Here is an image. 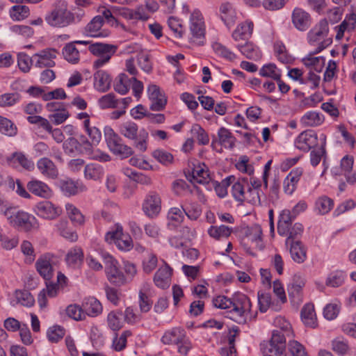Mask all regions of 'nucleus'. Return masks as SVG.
<instances>
[{"instance_id": "25", "label": "nucleus", "mask_w": 356, "mask_h": 356, "mask_svg": "<svg viewBox=\"0 0 356 356\" xmlns=\"http://www.w3.org/2000/svg\"><path fill=\"white\" fill-rule=\"evenodd\" d=\"M254 23L250 19H246L239 23L232 33V37L235 41L249 39L253 33Z\"/></svg>"}, {"instance_id": "17", "label": "nucleus", "mask_w": 356, "mask_h": 356, "mask_svg": "<svg viewBox=\"0 0 356 356\" xmlns=\"http://www.w3.org/2000/svg\"><path fill=\"white\" fill-rule=\"evenodd\" d=\"M291 22L296 29L305 31L312 24V17L302 8H295L292 11Z\"/></svg>"}, {"instance_id": "23", "label": "nucleus", "mask_w": 356, "mask_h": 356, "mask_svg": "<svg viewBox=\"0 0 356 356\" xmlns=\"http://www.w3.org/2000/svg\"><path fill=\"white\" fill-rule=\"evenodd\" d=\"M112 77L105 70H99L93 74V87L100 92L108 91L111 87Z\"/></svg>"}, {"instance_id": "3", "label": "nucleus", "mask_w": 356, "mask_h": 356, "mask_svg": "<svg viewBox=\"0 0 356 356\" xmlns=\"http://www.w3.org/2000/svg\"><path fill=\"white\" fill-rule=\"evenodd\" d=\"M325 144V136L321 135V145H318L317 134L312 130L302 131L295 140V145L298 149L303 152L313 149L311 156H324L326 153Z\"/></svg>"}, {"instance_id": "37", "label": "nucleus", "mask_w": 356, "mask_h": 356, "mask_svg": "<svg viewBox=\"0 0 356 356\" xmlns=\"http://www.w3.org/2000/svg\"><path fill=\"white\" fill-rule=\"evenodd\" d=\"M236 47L244 56L249 59L257 60L261 57L259 47L252 42H247L244 44H238Z\"/></svg>"}, {"instance_id": "39", "label": "nucleus", "mask_w": 356, "mask_h": 356, "mask_svg": "<svg viewBox=\"0 0 356 356\" xmlns=\"http://www.w3.org/2000/svg\"><path fill=\"white\" fill-rule=\"evenodd\" d=\"M131 81L132 79H129L124 73L120 74L114 81L115 91L121 95H126L129 91Z\"/></svg>"}, {"instance_id": "61", "label": "nucleus", "mask_w": 356, "mask_h": 356, "mask_svg": "<svg viewBox=\"0 0 356 356\" xmlns=\"http://www.w3.org/2000/svg\"><path fill=\"white\" fill-rule=\"evenodd\" d=\"M65 311L67 315L75 321H81L86 318L82 306L76 304L70 305Z\"/></svg>"}, {"instance_id": "63", "label": "nucleus", "mask_w": 356, "mask_h": 356, "mask_svg": "<svg viewBox=\"0 0 356 356\" xmlns=\"http://www.w3.org/2000/svg\"><path fill=\"white\" fill-rule=\"evenodd\" d=\"M65 334V329L60 325H54L49 328L47 331V337L49 341L57 343L64 337Z\"/></svg>"}, {"instance_id": "33", "label": "nucleus", "mask_w": 356, "mask_h": 356, "mask_svg": "<svg viewBox=\"0 0 356 356\" xmlns=\"http://www.w3.org/2000/svg\"><path fill=\"white\" fill-rule=\"evenodd\" d=\"M82 307L85 316H97L102 312V304L93 297L85 299L82 303Z\"/></svg>"}, {"instance_id": "45", "label": "nucleus", "mask_w": 356, "mask_h": 356, "mask_svg": "<svg viewBox=\"0 0 356 356\" xmlns=\"http://www.w3.org/2000/svg\"><path fill=\"white\" fill-rule=\"evenodd\" d=\"M236 177L230 175L222 179L221 182L215 181L213 186L217 195L220 197H225L227 195V187L234 183Z\"/></svg>"}, {"instance_id": "57", "label": "nucleus", "mask_w": 356, "mask_h": 356, "mask_svg": "<svg viewBox=\"0 0 356 356\" xmlns=\"http://www.w3.org/2000/svg\"><path fill=\"white\" fill-rule=\"evenodd\" d=\"M304 286V279L300 275H295L291 283L288 286L289 295L293 296L298 295Z\"/></svg>"}, {"instance_id": "34", "label": "nucleus", "mask_w": 356, "mask_h": 356, "mask_svg": "<svg viewBox=\"0 0 356 356\" xmlns=\"http://www.w3.org/2000/svg\"><path fill=\"white\" fill-rule=\"evenodd\" d=\"M40 172L44 176L51 179L56 178L58 170L55 164L48 157L41 158L37 163Z\"/></svg>"}, {"instance_id": "50", "label": "nucleus", "mask_w": 356, "mask_h": 356, "mask_svg": "<svg viewBox=\"0 0 356 356\" xmlns=\"http://www.w3.org/2000/svg\"><path fill=\"white\" fill-rule=\"evenodd\" d=\"M29 8L26 6H13L10 10V16L15 21H21L28 17Z\"/></svg>"}, {"instance_id": "43", "label": "nucleus", "mask_w": 356, "mask_h": 356, "mask_svg": "<svg viewBox=\"0 0 356 356\" xmlns=\"http://www.w3.org/2000/svg\"><path fill=\"white\" fill-rule=\"evenodd\" d=\"M102 109L117 108L119 107L118 99L113 93H108L101 97L97 101Z\"/></svg>"}, {"instance_id": "30", "label": "nucleus", "mask_w": 356, "mask_h": 356, "mask_svg": "<svg viewBox=\"0 0 356 356\" xmlns=\"http://www.w3.org/2000/svg\"><path fill=\"white\" fill-rule=\"evenodd\" d=\"M324 121V115L316 111H307L300 118V123L305 127H318L322 125Z\"/></svg>"}, {"instance_id": "15", "label": "nucleus", "mask_w": 356, "mask_h": 356, "mask_svg": "<svg viewBox=\"0 0 356 356\" xmlns=\"http://www.w3.org/2000/svg\"><path fill=\"white\" fill-rule=\"evenodd\" d=\"M147 95L149 99L151 101V110L160 111L164 109L167 104V98L158 86L155 84L148 86Z\"/></svg>"}, {"instance_id": "10", "label": "nucleus", "mask_w": 356, "mask_h": 356, "mask_svg": "<svg viewBox=\"0 0 356 356\" xmlns=\"http://www.w3.org/2000/svg\"><path fill=\"white\" fill-rule=\"evenodd\" d=\"M104 134L107 146L111 152L124 155L133 154L132 148L122 143V139L111 126L104 127Z\"/></svg>"}, {"instance_id": "27", "label": "nucleus", "mask_w": 356, "mask_h": 356, "mask_svg": "<svg viewBox=\"0 0 356 356\" xmlns=\"http://www.w3.org/2000/svg\"><path fill=\"white\" fill-rule=\"evenodd\" d=\"M76 44H87L88 42L84 40H76L66 44L62 49L64 58L70 63L76 64L80 60V52L76 47Z\"/></svg>"}, {"instance_id": "11", "label": "nucleus", "mask_w": 356, "mask_h": 356, "mask_svg": "<svg viewBox=\"0 0 356 356\" xmlns=\"http://www.w3.org/2000/svg\"><path fill=\"white\" fill-rule=\"evenodd\" d=\"M105 272L108 280L116 285L122 286L126 283V277L118 268V261L111 255L107 254L104 257Z\"/></svg>"}, {"instance_id": "35", "label": "nucleus", "mask_w": 356, "mask_h": 356, "mask_svg": "<svg viewBox=\"0 0 356 356\" xmlns=\"http://www.w3.org/2000/svg\"><path fill=\"white\" fill-rule=\"evenodd\" d=\"M290 245V254L292 259L298 264L307 259V249L300 241H292Z\"/></svg>"}, {"instance_id": "22", "label": "nucleus", "mask_w": 356, "mask_h": 356, "mask_svg": "<svg viewBox=\"0 0 356 356\" xmlns=\"http://www.w3.org/2000/svg\"><path fill=\"white\" fill-rule=\"evenodd\" d=\"M125 10H129V8L112 6L111 8L104 9L102 11V17H104L107 23L110 25L113 26H120L123 29H125V26L120 24L117 19L118 16H120L128 20V19L122 15Z\"/></svg>"}, {"instance_id": "4", "label": "nucleus", "mask_w": 356, "mask_h": 356, "mask_svg": "<svg viewBox=\"0 0 356 356\" xmlns=\"http://www.w3.org/2000/svg\"><path fill=\"white\" fill-rule=\"evenodd\" d=\"M288 327H291L289 323H286V330H275L271 339L263 341L260 344V349L263 356H286L284 351L286 348L285 333L289 334Z\"/></svg>"}, {"instance_id": "53", "label": "nucleus", "mask_w": 356, "mask_h": 356, "mask_svg": "<svg viewBox=\"0 0 356 356\" xmlns=\"http://www.w3.org/2000/svg\"><path fill=\"white\" fill-rule=\"evenodd\" d=\"M333 200L325 195L318 197L316 201V209L321 214L327 213L333 207Z\"/></svg>"}, {"instance_id": "47", "label": "nucleus", "mask_w": 356, "mask_h": 356, "mask_svg": "<svg viewBox=\"0 0 356 356\" xmlns=\"http://www.w3.org/2000/svg\"><path fill=\"white\" fill-rule=\"evenodd\" d=\"M231 232L232 229L225 225L211 226L208 229L209 235L216 240L227 238L231 234Z\"/></svg>"}, {"instance_id": "41", "label": "nucleus", "mask_w": 356, "mask_h": 356, "mask_svg": "<svg viewBox=\"0 0 356 356\" xmlns=\"http://www.w3.org/2000/svg\"><path fill=\"white\" fill-rule=\"evenodd\" d=\"M168 28L176 38H181L185 34L186 29L182 19L177 17L170 16L167 19Z\"/></svg>"}, {"instance_id": "56", "label": "nucleus", "mask_w": 356, "mask_h": 356, "mask_svg": "<svg viewBox=\"0 0 356 356\" xmlns=\"http://www.w3.org/2000/svg\"><path fill=\"white\" fill-rule=\"evenodd\" d=\"M122 314L120 311L111 312L107 316L108 327L113 331L119 330L122 327L121 316Z\"/></svg>"}, {"instance_id": "32", "label": "nucleus", "mask_w": 356, "mask_h": 356, "mask_svg": "<svg viewBox=\"0 0 356 356\" xmlns=\"http://www.w3.org/2000/svg\"><path fill=\"white\" fill-rule=\"evenodd\" d=\"M189 168L188 172L191 171L193 179L200 184L206 182V179L209 177V172L204 163H200L196 161H191Z\"/></svg>"}, {"instance_id": "64", "label": "nucleus", "mask_w": 356, "mask_h": 356, "mask_svg": "<svg viewBox=\"0 0 356 356\" xmlns=\"http://www.w3.org/2000/svg\"><path fill=\"white\" fill-rule=\"evenodd\" d=\"M288 349L293 356H309L305 346L297 341H289Z\"/></svg>"}, {"instance_id": "5", "label": "nucleus", "mask_w": 356, "mask_h": 356, "mask_svg": "<svg viewBox=\"0 0 356 356\" xmlns=\"http://www.w3.org/2000/svg\"><path fill=\"white\" fill-rule=\"evenodd\" d=\"M252 303L244 294H238L234 299L232 307L227 311V316L238 324L247 323L251 311Z\"/></svg>"}, {"instance_id": "42", "label": "nucleus", "mask_w": 356, "mask_h": 356, "mask_svg": "<svg viewBox=\"0 0 356 356\" xmlns=\"http://www.w3.org/2000/svg\"><path fill=\"white\" fill-rule=\"evenodd\" d=\"M301 318L305 325L315 327L316 317L314 305L307 304L303 307L301 311Z\"/></svg>"}, {"instance_id": "40", "label": "nucleus", "mask_w": 356, "mask_h": 356, "mask_svg": "<svg viewBox=\"0 0 356 356\" xmlns=\"http://www.w3.org/2000/svg\"><path fill=\"white\" fill-rule=\"evenodd\" d=\"M8 163L17 170L22 168L31 171L35 168L34 162L28 157H8Z\"/></svg>"}, {"instance_id": "12", "label": "nucleus", "mask_w": 356, "mask_h": 356, "mask_svg": "<svg viewBox=\"0 0 356 356\" xmlns=\"http://www.w3.org/2000/svg\"><path fill=\"white\" fill-rule=\"evenodd\" d=\"M218 16L225 26L229 29L233 27L239 19V13L235 6L232 2L227 1H223L220 4Z\"/></svg>"}, {"instance_id": "9", "label": "nucleus", "mask_w": 356, "mask_h": 356, "mask_svg": "<svg viewBox=\"0 0 356 356\" xmlns=\"http://www.w3.org/2000/svg\"><path fill=\"white\" fill-rule=\"evenodd\" d=\"M90 52L97 56L92 62V67L99 69L110 62L112 56L116 53L118 47L114 44L96 42L88 47Z\"/></svg>"}, {"instance_id": "36", "label": "nucleus", "mask_w": 356, "mask_h": 356, "mask_svg": "<svg viewBox=\"0 0 356 356\" xmlns=\"http://www.w3.org/2000/svg\"><path fill=\"white\" fill-rule=\"evenodd\" d=\"M259 74L261 77L270 79L275 82L282 78V72L275 63H268L264 64L259 70Z\"/></svg>"}, {"instance_id": "19", "label": "nucleus", "mask_w": 356, "mask_h": 356, "mask_svg": "<svg viewBox=\"0 0 356 356\" xmlns=\"http://www.w3.org/2000/svg\"><path fill=\"white\" fill-rule=\"evenodd\" d=\"M104 19L101 15L94 17L86 26L84 33L86 35L94 38H105L109 35V32L102 29Z\"/></svg>"}, {"instance_id": "18", "label": "nucleus", "mask_w": 356, "mask_h": 356, "mask_svg": "<svg viewBox=\"0 0 356 356\" xmlns=\"http://www.w3.org/2000/svg\"><path fill=\"white\" fill-rule=\"evenodd\" d=\"M57 51L54 49H46L35 54L32 58L35 65L38 67H51L55 65L54 59Z\"/></svg>"}, {"instance_id": "13", "label": "nucleus", "mask_w": 356, "mask_h": 356, "mask_svg": "<svg viewBox=\"0 0 356 356\" xmlns=\"http://www.w3.org/2000/svg\"><path fill=\"white\" fill-rule=\"evenodd\" d=\"M217 135L218 138L213 140L211 143V147L216 153H221L222 148L232 149L234 147L236 138L229 129L220 127Z\"/></svg>"}, {"instance_id": "48", "label": "nucleus", "mask_w": 356, "mask_h": 356, "mask_svg": "<svg viewBox=\"0 0 356 356\" xmlns=\"http://www.w3.org/2000/svg\"><path fill=\"white\" fill-rule=\"evenodd\" d=\"M212 49L216 54L225 59L233 60L236 58L234 52L218 42L212 44Z\"/></svg>"}, {"instance_id": "55", "label": "nucleus", "mask_w": 356, "mask_h": 356, "mask_svg": "<svg viewBox=\"0 0 356 356\" xmlns=\"http://www.w3.org/2000/svg\"><path fill=\"white\" fill-rule=\"evenodd\" d=\"M274 52L277 60L282 63H289L292 60L291 56L288 54L286 47L282 42L274 44Z\"/></svg>"}, {"instance_id": "2", "label": "nucleus", "mask_w": 356, "mask_h": 356, "mask_svg": "<svg viewBox=\"0 0 356 356\" xmlns=\"http://www.w3.org/2000/svg\"><path fill=\"white\" fill-rule=\"evenodd\" d=\"M329 31V24L326 19H321L308 31L307 41L309 46L314 47V54L321 52L332 43Z\"/></svg>"}, {"instance_id": "44", "label": "nucleus", "mask_w": 356, "mask_h": 356, "mask_svg": "<svg viewBox=\"0 0 356 356\" xmlns=\"http://www.w3.org/2000/svg\"><path fill=\"white\" fill-rule=\"evenodd\" d=\"M84 174L87 179L97 180L103 176L104 170L99 163H90L86 165Z\"/></svg>"}, {"instance_id": "14", "label": "nucleus", "mask_w": 356, "mask_h": 356, "mask_svg": "<svg viewBox=\"0 0 356 356\" xmlns=\"http://www.w3.org/2000/svg\"><path fill=\"white\" fill-rule=\"evenodd\" d=\"M143 211L149 218H154L161 210V200L159 195L155 191H150L143 201Z\"/></svg>"}, {"instance_id": "62", "label": "nucleus", "mask_w": 356, "mask_h": 356, "mask_svg": "<svg viewBox=\"0 0 356 356\" xmlns=\"http://www.w3.org/2000/svg\"><path fill=\"white\" fill-rule=\"evenodd\" d=\"M340 25H343V29L346 31L348 38L350 37L356 28V14L353 12L347 14Z\"/></svg>"}, {"instance_id": "20", "label": "nucleus", "mask_w": 356, "mask_h": 356, "mask_svg": "<svg viewBox=\"0 0 356 356\" xmlns=\"http://www.w3.org/2000/svg\"><path fill=\"white\" fill-rule=\"evenodd\" d=\"M35 212L38 216L43 218L52 220L60 215L61 209L51 202L42 201L36 204Z\"/></svg>"}, {"instance_id": "58", "label": "nucleus", "mask_w": 356, "mask_h": 356, "mask_svg": "<svg viewBox=\"0 0 356 356\" xmlns=\"http://www.w3.org/2000/svg\"><path fill=\"white\" fill-rule=\"evenodd\" d=\"M191 132L195 136L198 143L201 145H207L209 142V137L206 131L199 124H195L192 126Z\"/></svg>"}, {"instance_id": "1", "label": "nucleus", "mask_w": 356, "mask_h": 356, "mask_svg": "<svg viewBox=\"0 0 356 356\" xmlns=\"http://www.w3.org/2000/svg\"><path fill=\"white\" fill-rule=\"evenodd\" d=\"M182 13L188 17L189 42L197 46L205 42L206 22L202 12L197 8L184 4Z\"/></svg>"}, {"instance_id": "54", "label": "nucleus", "mask_w": 356, "mask_h": 356, "mask_svg": "<svg viewBox=\"0 0 356 356\" xmlns=\"http://www.w3.org/2000/svg\"><path fill=\"white\" fill-rule=\"evenodd\" d=\"M67 214L71 221L76 225H82L84 222V217L81 211L71 204L65 205Z\"/></svg>"}, {"instance_id": "59", "label": "nucleus", "mask_w": 356, "mask_h": 356, "mask_svg": "<svg viewBox=\"0 0 356 356\" xmlns=\"http://www.w3.org/2000/svg\"><path fill=\"white\" fill-rule=\"evenodd\" d=\"M70 117L69 111L62 108L60 110L56 111L48 115L49 120L54 124L58 125L65 122Z\"/></svg>"}, {"instance_id": "7", "label": "nucleus", "mask_w": 356, "mask_h": 356, "mask_svg": "<svg viewBox=\"0 0 356 356\" xmlns=\"http://www.w3.org/2000/svg\"><path fill=\"white\" fill-rule=\"evenodd\" d=\"M2 212L10 225L25 232L32 229L35 219L28 213L19 210L15 207H8L2 210Z\"/></svg>"}, {"instance_id": "51", "label": "nucleus", "mask_w": 356, "mask_h": 356, "mask_svg": "<svg viewBox=\"0 0 356 356\" xmlns=\"http://www.w3.org/2000/svg\"><path fill=\"white\" fill-rule=\"evenodd\" d=\"M21 95L17 92H8L0 95V106L10 107L19 102Z\"/></svg>"}, {"instance_id": "28", "label": "nucleus", "mask_w": 356, "mask_h": 356, "mask_svg": "<svg viewBox=\"0 0 356 356\" xmlns=\"http://www.w3.org/2000/svg\"><path fill=\"white\" fill-rule=\"evenodd\" d=\"M60 188L67 196L75 195L86 190V187L81 181H74L69 178L60 181Z\"/></svg>"}, {"instance_id": "8", "label": "nucleus", "mask_w": 356, "mask_h": 356, "mask_svg": "<svg viewBox=\"0 0 356 356\" xmlns=\"http://www.w3.org/2000/svg\"><path fill=\"white\" fill-rule=\"evenodd\" d=\"M159 9V3L156 0H145L144 5H138L134 9L125 10L122 13L132 24H135L138 21L147 22L151 15L157 12Z\"/></svg>"}, {"instance_id": "31", "label": "nucleus", "mask_w": 356, "mask_h": 356, "mask_svg": "<svg viewBox=\"0 0 356 356\" xmlns=\"http://www.w3.org/2000/svg\"><path fill=\"white\" fill-rule=\"evenodd\" d=\"M296 217L289 209L282 210L277 222V232L280 236H287L289 232V227Z\"/></svg>"}, {"instance_id": "16", "label": "nucleus", "mask_w": 356, "mask_h": 356, "mask_svg": "<svg viewBox=\"0 0 356 356\" xmlns=\"http://www.w3.org/2000/svg\"><path fill=\"white\" fill-rule=\"evenodd\" d=\"M54 257L49 253L41 255L35 262L38 273L45 281L51 280L54 276Z\"/></svg>"}, {"instance_id": "52", "label": "nucleus", "mask_w": 356, "mask_h": 356, "mask_svg": "<svg viewBox=\"0 0 356 356\" xmlns=\"http://www.w3.org/2000/svg\"><path fill=\"white\" fill-rule=\"evenodd\" d=\"M83 261V252L80 248L70 250L66 256L67 264L73 268L79 266Z\"/></svg>"}, {"instance_id": "21", "label": "nucleus", "mask_w": 356, "mask_h": 356, "mask_svg": "<svg viewBox=\"0 0 356 356\" xmlns=\"http://www.w3.org/2000/svg\"><path fill=\"white\" fill-rule=\"evenodd\" d=\"M28 191L33 195L38 197L48 199L52 195V191L50 187L44 182L33 179L26 184Z\"/></svg>"}, {"instance_id": "24", "label": "nucleus", "mask_w": 356, "mask_h": 356, "mask_svg": "<svg viewBox=\"0 0 356 356\" xmlns=\"http://www.w3.org/2000/svg\"><path fill=\"white\" fill-rule=\"evenodd\" d=\"M185 330L181 327H175L165 332L161 341L166 345H177L186 337Z\"/></svg>"}, {"instance_id": "38", "label": "nucleus", "mask_w": 356, "mask_h": 356, "mask_svg": "<svg viewBox=\"0 0 356 356\" xmlns=\"http://www.w3.org/2000/svg\"><path fill=\"white\" fill-rule=\"evenodd\" d=\"M118 130L122 136L129 140L136 139V136H138V126L132 121L121 123L119 125Z\"/></svg>"}, {"instance_id": "46", "label": "nucleus", "mask_w": 356, "mask_h": 356, "mask_svg": "<svg viewBox=\"0 0 356 356\" xmlns=\"http://www.w3.org/2000/svg\"><path fill=\"white\" fill-rule=\"evenodd\" d=\"M0 132L8 136H15L17 134V127L10 120L0 115Z\"/></svg>"}, {"instance_id": "29", "label": "nucleus", "mask_w": 356, "mask_h": 356, "mask_svg": "<svg viewBox=\"0 0 356 356\" xmlns=\"http://www.w3.org/2000/svg\"><path fill=\"white\" fill-rule=\"evenodd\" d=\"M314 54V52L307 54L302 58V63L309 71L320 73L325 67V58L321 56H315Z\"/></svg>"}, {"instance_id": "60", "label": "nucleus", "mask_w": 356, "mask_h": 356, "mask_svg": "<svg viewBox=\"0 0 356 356\" xmlns=\"http://www.w3.org/2000/svg\"><path fill=\"white\" fill-rule=\"evenodd\" d=\"M261 197H265L262 191L252 188L250 186L246 188L245 201L252 204H260Z\"/></svg>"}, {"instance_id": "26", "label": "nucleus", "mask_w": 356, "mask_h": 356, "mask_svg": "<svg viewBox=\"0 0 356 356\" xmlns=\"http://www.w3.org/2000/svg\"><path fill=\"white\" fill-rule=\"evenodd\" d=\"M172 269L166 264L160 267L154 276V284L161 289L168 288L171 282Z\"/></svg>"}, {"instance_id": "6", "label": "nucleus", "mask_w": 356, "mask_h": 356, "mask_svg": "<svg viewBox=\"0 0 356 356\" xmlns=\"http://www.w3.org/2000/svg\"><path fill=\"white\" fill-rule=\"evenodd\" d=\"M44 19L52 27L63 28L75 22L72 12L67 10L66 5L62 3L47 13Z\"/></svg>"}, {"instance_id": "49", "label": "nucleus", "mask_w": 356, "mask_h": 356, "mask_svg": "<svg viewBox=\"0 0 356 356\" xmlns=\"http://www.w3.org/2000/svg\"><path fill=\"white\" fill-rule=\"evenodd\" d=\"M134 146L135 149L140 153L146 152L148 146L149 134L145 130L142 129L140 131L139 134L136 136V139H134Z\"/></svg>"}]
</instances>
